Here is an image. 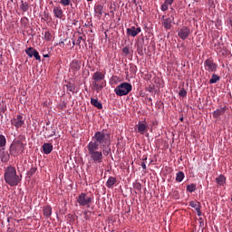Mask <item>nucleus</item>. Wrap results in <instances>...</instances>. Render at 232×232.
Masks as SVG:
<instances>
[{"label":"nucleus","mask_w":232,"mask_h":232,"mask_svg":"<svg viewBox=\"0 0 232 232\" xmlns=\"http://www.w3.org/2000/svg\"><path fill=\"white\" fill-rule=\"evenodd\" d=\"M140 32H142L140 27L130 26V28H127V35L129 37H137Z\"/></svg>","instance_id":"9b49d317"},{"label":"nucleus","mask_w":232,"mask_h":232,"mask_svg":"<svg viewBox=\"0 0 232 232\" xmlns=\"http://www.w3.org/2000/svg\"><path fill=\"white\" fill-rule=\"evenodd\" d=\"M103 10L104 6H102V5L101 4H98L94 6V14L98 17V19H101V17H102V14H104Z\"/></svg>","instance_id":"4468645a"},{"label":"nucleus","mask_w":232,"mask_h":232,"mask_svg":"<svg viewBox=\"0 0 232 232\" xmlns=\"http://www.w3.org/2000/svg\"><path fill=\"white\" fill-rule=\"evenodd\" d=\"M24 151V144H23L21 140L13 141L9 148V153L12 157H19Z\"/></svg>","instance_id":"7ed1b4c3"},{"label":"nucleus","mask_w":232,"mask_h":232,"mask_svg":"<svg viewBox=\"0 0 232 232\" xmlns=\"http://www.w3.org/2000/svg\"><path fill=\"white\" fill-rule=\"evenodd\" d=\"M35 171H37V166H32L30 170L28 171V175L32 177L35 175Z\"/></svg>","instance_id":"c9c22d12"},{"label":"nucleus","mask_w":232,"mask_h":232,"mask_svg":"<svg viewBox=\"0 0 232 232\" xmlns=\"http://www.w3.org/2000/svg\"><path fill=\"white\" fill-rule=\"evenodd\" d=\"M64 44V41H61V42H59V44Z\"/></svg>","instance_id":"09e8293b"},{"label":"nucleus","mask_w":232,"mask_h":232,"mask_svg":"<svg viewBox=\"0 0 232 232\" xmlns=\"http://www.w3.org/2000/svg\"><path fill=\"white\" fill-rule=\"evenodd\" d=\"M91 104L94 106V108H97L98 110H102V103H101L98 99L92 98Z\"/></svg>","instance_id":"aec40b11"},{"label":"nucleus","mask_w":232,"mask_h":232,"mask_svg":"<svg viewBox=\"0 0 232 232\" xmlns=\"http://www.w3.org/2000/svg\"><path fill=\"white\" fill-rule=\"evenodd\" d=\"M53 14L56 19H63V12L61 6H54L53 9Z\"/></svg>","instance_id":"2eb2a0df"},{"label":"nucleus","mask_w":232,"mask_h":232,"mask_svg":"<svg viewBox=\"0 0 232 232\" xmlns=\"http://www.w3.org/2000/svg\"><path fill=\"white\" fill-rule=\"evenodd\" d=\"M218 81H220V76H218L216 73H213L211 79L209 80V84H217Z\"/></svg>","instance_id":"a878e982"},{"label":"nucleus","mask_w":232,"mask_h":232,"mask_svg":"<svg viewBox=\"0 0 232 232\" xmlns=\"http://www.w3.org/2000/svg\"><path fill=\"white\" fill-rule=\"evenodd\" d=\"M143 160H148V157L143 158Z\"/></svg>","instance_id":"3c124183"},{"label":"nucleus","mask_w":232,"mask_h":232,"mask_svg":"<svg viewBox=\"0 0 232 232\" xmlns=\"http://www.w3.org/2000/svg\"><path fill=\"white\" fill-rule=\"evenodd\" d=\"M45 134L47 135L48 138L53 137L55 135V130H53L52 132L50 131V128L45 129Z\"/></svg>","instance_id":"f704fd0d"},{"label":"nucleus","mask_w":232,"mask_h":232,"mask_svg":"<svg viewBox=\"0 0 232 232\" xmlns=\"http://www.w3.org/2000/svg\"><path fill=\"white\" fill-rule=\"evenodd\" d=\"M0 160L2 162H8L10 160V154H8V151L5 150V148L0 150Z\"/></svg>","instance_id":"dca6fc26"},{"label":"nucleus","mask_w":232,"mask_h":232,"mask_svg":"<svg viewBox=\"0 0 232 232\" xmlns=\"http://www.w3.org/2000/svg\"><path fill=\"white\" fill-rule=\"evenodd\" d=\"M155 90V88L153 86H149L147 88V92H149L150 93H153V91Z\"/></svg>","instance_id":"c03bdc74"},{"label":"nucleus","mask_w":232,"mask_h":232,"mask_svg":"<svg viewBox=\"0 0 232 232\" xmlns=\"http://www.w3.org/2000/svg\"><path fill=\"white\" fill-rule=\"evenodd\" d=\"M72 48L75 46H81V43H86V34H82L81 32H78L72 35Z\"/></svg>","instance_id":"0eeeda50"},{"label":"nucleus","mask_w":232,"mask_h":232,"mask_svg":"<svg viewBox=\"0 0 232 232\" xmlns=\"http://www.w3.org/2000/svg\"><path fill=\"white\" fill-rule=\"evenodd\" d=\"M11 124L12 126H14L16 130H19V128H23V126L24 125V119L23 118V115L21 114L16 115L15 118L11 120Z\"/></svg>","instance_id":"9d476101"},{"label":"nucleus","mask_w":232,"mask_h":232,"mask_svg":"<svg viewBox=\"0 0 232 232\" xmlns=\"http://www.w3.org/2000/svg\"><path fill=\"white\" fill-rule=\"evenodd\" d=\"M168 6L165 3L161 5V11L166 12L168 10Z\"/></svg>","instance_id":"79ce46f5"},{"label":"nucleus","mask_w":232,"mask_h":232,"mask_svg":"<svg viewBox=\"0 0 232 232\" xmlns=\"http://www.w3.org/2000/svg\"><path fill=\"white\" fill-rule=\"evenodd\" d=\"M0 111H1L2 113H5V111H6V108H5V107L0 108Z\"/></svg>","instance_id":"a18cd8bd"},{"label":"nucleus","mask_w":232,"mask_h":232,"mask_svg":"<svg viewBox=\"0 0 232 232\" xmlns=\"http://www.w3.org/2000/svg\"><path fill=\"white\" fill-rule=\"evenodd\" d=\"M79 206H88L93 202V197H89L86 193H81L77 198Z\"/></svg>","instance_id":"423d86ee"},{"label":"nucleus","mask_w":232,"mask_h":232,"mask_svg":"<svg viewBox=\"0 0 232 232\" xmlns=\"http://www.w3.org/2000/svg\"><path fill=\"white\" fill-rule=\"evenodd\" d=\"M229 24H230V26H232V20L231 19L229 20Z\"/></svg>","instance_id":"8fccbe9b"},{"label":"nucleus","mask_w":232,"mask_h":232,"mask_svg":"<svg viewBox=\"0 0 232 232\" xmlns=\"http://www.w3.org/2000/svg\"><path fill=\"white\" fill-rule=\"evenodd\" d=\"M163 23V26L165 28V30H171V24L173 23V21H175V16L170 15L169 18H164V16L161 18Z\"/></svg>","instance_id":"f8f14e48"},{"label":"nucleus","mask_w":232,"mask_h":232,"mask_svg":"<svg viewBox=\"0 0 232 232\" xmlns=\"http://www.w3.org/2000/svg\"><path fill=\"white\" fill-rule=\"evenodd\" d=\"M133 188L135 189L136 195L142 192V185L139 182L133 183Z\"/></svg>","instance_id":"b1692460"},{"label":"nucleus","mask_w":232,"mask_h":232,"mask_svg":"<svg viewBox=\"0 0 232 232\" xmlns=\"http://www.w3.org/2000/svg\"><path fill=\"white\" fill-rule=\"evenodd\" d=\"M191 34V29L188 26H183L181 29L178 32V36L179 39H182V41H186Z\"/></svg>","instance_id":"1a4fd4ad"},{"label":"nucleus","mask_w":232,"mask_h":232,"mask_svg":"<svg viewBox=\"0 0 232 232\" xmlns=\"http://www.w3.org/2000/svg\"><path fill=\"white\" fill-rule=\"evenodd\" d=\"M111 144V140H110V134L105 133L104 130L95 132L92 137V141H90L87 145V150L92 160L101 164L104 157L102 156V151L99 150V146L100 148H106V146L109 147Z\"/></svg>","instance_id":"f257e3e1"},{"label":"nucleus","mask_w":232,"mask_h":232,"mask_svg":"<svg viewBox=\"0 0 232 232\" xmlns=\"http://www.w3.org/2000/svg\"><path fill=\"white\" fill-rule=\"evenodd\" d=\"M189 206L197 211L198 217H202V211H200V203L198 201H190Z\"/></svg>","instance_id":"f3484780"},{"label":"nucleus","mask_w":232,"mask_h":232,"mask_svg":"<svg viewBox=\"0 0 232 232\" xmlns=\"http://www.w3.org/2000/svg\"><path fill=\"white\" fill-rule=\"evenodd\" d=\"M69 44H72V42L69 41Z\"/></svg>","instance_id":"5fc2aeb1"},{"label":"nucleus","mask_w":232,"mask_h":232,"mask_svg":"<svg viewBox=\"0 0 232 232\" xmlns=\"http://www.w3.org/2000/svg\"><path fill=\"white\" fill-rule=\"evenodd\" d=\"M196 189H197V185L193 183L187 186V191H188V193H193V191H195Z\"/></svg>","instance_id":"2f4dec72"},{"label":"nucleus","mask_w":232,"mask_h":232,"mask_svg":"<svg viewBox=\"0 0 232 232\" xmlns=\"http://www.w3.org/2000/svg\"><path fill=\"white\" fill-rule=\"evenodd\" d=\"M85 26H88V24H85Z\"/></svg>","instance_id":"4d7b16f0"},{"label":"nucleus","mask_w":232,"mask_h":232,"mask_svg":"<svg viewBox=\"0 0 232 232\" xmlns=\"http://www.w3.org/2000/svg\"><path fill=\"white\" fill-rule=\"evenodd\" d=\"M70 0H60V5H62L63 6H70Z\"/></svg>","instance_id":"58836bf2"},{"label":"nucleus","mask_w":232,"mask_h":232,"mask_svg":"<svg viewBox=\"0 0 232 232\" xmlns=\"http://www.w3.org/2000/svg\"><path fill=\"white\" fill-rule=\"evenodd\" d=\"M43 211H44V216H45L47 218L52 217V207L45 206V207H44Z\"/></svg>","instance_id":"393cba45"},{"label":"nucleus","mask_w":232,"mask_h":232,"mask_svg":"<svg viewBox=\"0 0 232 232\" xmlns=\"http://www.w3.org/2000/svg\"><path fill=\"white\" fill-rule=\"evenodd\" d=\"M34 52H35V49L34 47H29L25 50L26 55H28V57L30 58L34 57Z\"/></svg>","instance_id":"c756f323"},{"label":"nucleus","mask_w":232,"mask_h":232,"mask_svg":"<svg viewBox=\"0 0 232 232\" xmlns=\"http://www.w3.org/2000/svg\"><path fill=\"white\" fill-rule=\"evenodd\" d=\"M131 90H133V86H131V83L124 82L118 85L114 89V92L119 97H124V95H128V93H130Z\"/></svg>","instance_id":"20e7f679"},{"label":"nucleus","mask_w":232,"mask_h":232,"mask_svg":"<svg viewBox=\"0 0 232 232\" xmlns=\"http://www.w3.org/2000/svg\"><path fill=\"white\" fill-rule=\"evenodd\" d=\"M216 182L218 186H224V184H226V177H224V175H219L216 178Z\"/></svg>","instance_id":"5701e85b"},{"label":"nucleus","mask_w":232,"mask_h":232,"mask_svg":"<svg viewBox=\"0 0 232 232\" xmlns=\"http://www.w3.org/2000/svg\"><path fill=\"white\" fill-rule=\"evenodd\" d=\"M102 155H104L105 157H108V155H110L111 153V149L110 148V146H106V147H102Z\"/></svg>","instance_id":"cd10ccee"},{"label":"nucleus","mask_w":232,"mask_h":232,"mask_svg":"<svg viewBox=\"0 0 232 232\" xmlns=\"http://www.w3.org/2000/svg\"><path fill=\"white\" fill-rule=\"evenodd\" d=\"M66 88L68 92H72V93H75V84L69 82L68 84H66Z\"/></svg>","instance_id":"7c9ffc66"},{"label":"nucleus","mask_w":232,"mask_h":232,"mask_svg":"<svg viewBox=\"0 0 232 232\" xmlns=\"http://www.w3.org/2000/svg\"><path fill=\"white\" fill-rule=\"evenodd\" d=\"M116 182H117V179H115V177H110L106 182V186L107 188H113Z\"/></svg>","instance_id":"4be33fe9"},{"label":"nucleus","mask_w":232,"mask_h":232,"mask_svg":"<svg viewBox=\"0 0 232 232\" xmlns=\"http://www.w3.org/2000/svg\"><path fill=\"white\" fill-rule=\"evenodd\" d=\"M92 86L97 90V92H100V90H102L103 86L99 84L101 81L104 80V73L102 72H96L92 75Z\"/></svg>","instance_id":"39448f33"},{"label":"nucleus","mask_w":232,"mask_h":232,"mask_svg":"<svg viewBox=\"0 0 232 232\" xmlns=\"http://www.w3.org/2000/svg\"><path fill=\"white\" fill-rule=\"evenodd\" d=\"M82 215L85 220H90V218H92V211L90 210H85L84 212H82Z\"/></svg>","instance_id":"473e14b6"},{"label":"nucleus","mask_w":232,"mask_h":232,"mask_svg":"<svg viewBox=\"0 0 232 232\" xmlns=\"http://www.w3.org/2000/svg\"><path fill=\"white\" fill-rule=\"evenodd\" d=\"M227 110V107H222L220 109L216 110L212 115L214 117V119H218V117H220V115H224V113H226V111Z\"/></svg>","instance_id":"6ab92c4d"},{"label":"nucleus","mask_w":232,"mask_h":232,"mask_svg":"<svg viewBox=\"0 0 232 232\" xmlns=\"http://www.w3.org/2000/svg\"><path fill=\"white\" fill-rule=\"evenodd\" d=\"M42 148L44 155H50V152L53 151V145L52 143H44Z\"/></svg>","instance_id":"a211bd4d"},{"label":"nucleus","mask_w":232,"mask_h":232,"mask_svg":"<svg viewBox=\"0 0 232 232\" xmlns=\"http://www.w3.org/2000/svg\"><path fill=\"white\" fill-rule=\"evenodd\" d=\"M44 57L48 58V57H50V54H44Z\"/></svg>","instance_id":"de8ad7c7"},{"label":"nucleus","mask_w":232,"mask_h":232,"mask_svg":"<svg viewBox=\"0 0 232 232\" xmlns=\"http://www.w3.org/2000/svg\"><path fill=\"white\" fill-rule=\"evenodd\" d=\"M4 180L5 184L11 188H15V186H19V184H21L23 176L17 175V169H15V167L8 166L5 168L4 172Z\"/></svg>","instance_id":"f03ea898"},{"label":"nucleus","mask_w":232,"mask_h":232,"mask_svg":"<svg viewBox=\"0 0 232 232\" xmlns=\"http://www.w3.org/2000/svg\"><path fill=\"white\" fill-rule=\"evenodd\" d=\"M52 37V34L49 31H46L44 33V41H51Z\"/></svg>","instance_id":"e433bc0d"},{"label":"nucleus","mask_w":232,"mask_h":232,"mask_svg":"<svg viewBox=\"0 0 232 232\" xmlns=\"http://www.w3.org/2000/svg\"><path fill=\"white\" fill-rule=\"evenodd\" d=\"M87 1H93V0H87Z\"/></svg>","instance_id":"6e6d98bb"},{"label":"nucleus","mask_w":232,"mask_h":232,"mask_svg":"<svg viewBox=\"0 0 232 232\" xmlns=\"http://www.w3.org/2000/svg\"><path fill=\"white\" fill-rule=\"evenodd\" d=\"M180 121H184V118H180Z\"/></svg>","instance_id":"864d4df0"},{"label":"nucleus","mask_w":232,"mask_h":232,"mask_svg":"<svg viewBox=\"0 0 232 232\" xmlns=\"http://www.w3.org/2000/svg\"><path fill=\"white\" fill-rule=\"evenodd\" d=\"M141 168L142 169H146V162H141Z\"/></svg>","instance_id":"49530a36"},{"label":"nucleus","mask_w":232,"mask_h":232,"mask_svg":"<svg viewBox=\"0 0 232 232\" xmlns=\"http://www.w3.org/2000/svg\"><path fill=\"white\" fill-rule=\"evenodd\" d=\"M173 1L174 0H165L164 4L167 5L168 6H169V5H173Z\"/></svg>","instance_id":"37998d69"},{"label":"nucleus","mask_w":232,"mask_h":232,"mask_svg":"<svg viewBox=\"0 0 232 232\" xmlns=\"http://www.w3.org/2000/svg\"><path fill=\"white\" fill-rule=\"evenodd\" d=\"M81 66H82V62L79 60H72V63H70V68L72 72H73V73H75V72H80Z\"/></svg>","instance_id":"ddd939ff"},{"label":"nucleus","mask_w":232,"mask_h":232,"mask_svg":"<svg viewBox=\"0 0 232 232\" xmlns=\"http://www.w3.org/2000/svg\"><path fill=\"white\" fill-rule=\"evenodd\" d=\"M20 8L22 12H28V8H30V6L28 5V3L22 0Z\"/></svg>","instance_id":"c85d7f7f"},{"label":"nucleus","mask_w":232,"mask_h":232,"mask_svg":"<svg viewBox=\"0 0 232 232\" xmlns=\"http://www.w3.org/2000/svg\"><path fill=\"white\" fill-rule=\"evenodd\" d=\"M7 222L10 223V218H7Z\"/></svg>","instance_id":"603ef678"},{"label":"nucleus","mask_w":232,"mask_h":232,"mask_svg":"<svg viewBox=\"0 0 232 232\" xmlns=\"http://www.w3.org/2000/svg\"><path fill=\"white\" fill-rule=\"evenodd\" d=\"M122 52H123V53H125V55H130V48L124 47L122 49Z\"/></svg>","instance_id":"a19ab883"},{"label":"nucleus","mask_w":232,"mask_h":232,"mask_svg":"<svg viewBox=\"0 0 232 232\" xmlns=\"http://www.w3.org/2000/svg\"><path fill=\"white\" fill-rule=\"evenodd\" d=\"M179 97H187L188 92L185 89H181L179 92Z\"/></svg>","instance_id":"ea45409f"},{"label":"nucleus","mask_w":232,"mask_h":232,"mask_svg":"<svg viewBox=\"0 0 232 232\" xmlns=\"http://www.w3.org/2000/svg\"><path fill=\"white\" fill-rule=\"evenodd\" d=\"M205 70L208 72L209 73H214L217 72V68H218V65L211 60V58L207 59L204 62Z\"/></svg>","instance_id":"6e6552de"},{"label":"nucleus","mask_w":232,"mask_h":232,"mask_svg":"<svg viewBox=\"0 0 232 232\" xmlns=\"http://www.w3.org/2000/svg\"><path fill=\"white\" fill-rule=\"evenodd\" d=\"M6 146V138L5 135H0V148H5Z\"/></svg>","instance_id":"72a5a7b5"},{"label":"nucleus","mask_w":232,"mask_h":232,"mask_svg":"<svg viewBox=\"0 0 232 232\" xmlns=\"http://www.w3.org/2000/svg\"><path fill=\"white\" fill-rule=\"evenodd\" d=\"M185 177H186V175H184V173L182 171H179L176 174V182H182V180H184Z\"/></svg>","instance_id":"bb28decb"},{"label":"nucleus","mask_w":232,"mask_h":232,"mask_svg":"<svg viewBox=\"0 0 232 232\" xmlns=\"http://www.w3.org/2000/svg\"><path fill=\"white\" fill-rule=\"evenodd\" d=\"M146 130H148V125H146V123H142V122L138 123L139 133H140L141 135H144V131H146Z\"/></svg>","instance_id":"412c9836"},{"label":"nucleus","mask_w":232,"mask_h":232,"mask_svg":"<svg viewBox=\"0 0 232 232\" xmlns=\"http://www.w3.org/2000/svg\"><path fill=\"white\" fill-rule=\"evenodd\" d=\"M33 57H34L36 61H39V63H41V55H39V52L37 50L34 51Z\"/></svg>","instance_id":"4c0bfd02"}]
</instances>
